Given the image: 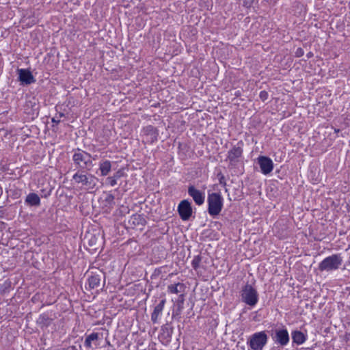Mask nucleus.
I'll list each match as a JSON object with an SVG mask.
<instances>
[{"label":"nucleus","instance_id":"1","mask_svg":"<svg viewBox=\"0 0 350 350\" xmlns=\"http://www.w3.org/2000/svg\"><path fill=\"white\" fill-rule=\"evenodd\" d=\"M72 152V160L77 171L92 169L93 163L91 160L92 155L90 153L80 148L74 149Z\"/></svg>","mask_w":350,"mask_h":350},{"label":"nucleus","instance_id":"2","mask_svg":"<svg viewBox=\"0 0 350 350\" xmlns=\"http://www.w3.org/2000/svg\"><path fill=\"white\" fill-rule=\"evenodd\" d=\"M88 171H77L72 176V180L77 184H81L85 189H93L96 185L97 178L94 175L88 173Z\"/></svg>","mask_w":350,"mask_h":350},{"label":"nucleus","instance_id":"3","mask_svg":"<svg viewBox=\"0 0 350 350\" xmlns=\"http://www.w3.org/2000/svg\"><path fill=\"white\" fill-rule=\"evenodd\" d=\"M208 213L215 217L218 215L223 208V198L218 193H208L207 198Z\"/></svg>","mask_w":350,"mask_h":350},{"label":"nucleus","instance_id":"4","mask_svg":"<svg viewBox=\"0 0 350 350\" xmlns=\"http://www.w3.org/2000/svg\"><path fill=\"white\" fill-rule=\"evenodd\" d=\"M342 263V258L340 254H336L324 258L319 265L321 271H332L339 269Z\"/></svg>","mask_w":350,"mask_h":350},{"label":"nucleus","instance_id":"5","mask_svg":"<svg viewBox=\"0 0 350 350\" xmlns=\"http://www.w3.org/2000/svg\"><path fill=\"white\" fill-rule=\"evenodd\" d=\"M267 335L265 332H259L252 334L248 344L253 350H262L267 342Z\"/></svg>","mask_w":350,"mask_h":350},{"label":"nucleus","instance_id":"6","mask_svg":"<svg viewBox=\"0 0 350 350\" xmlns=\"http://www.w3.org/2000/svg\"><path fill=\"white\" fill-rule=\"evenodd\" d=\"M243 301L250 306H254L258 302V294L256 291L251 286H245L242 293Z\"/></svg>","mask_w":350,"mask_h":350},{"label":"nucleus","instance_id":"7","mask_svg":"<svg viewBox=\"0 0 350 350\" xmlns=\"http://www.w3.org/2000/svg\"><path fill=\"white\" fill-rule=\"evenodd\" d=\"M177 211L180 219L188 221L193 213L191 204L188 200H183L178 205Z\"/></svg>","mask_w":350,"mask_h":350},{"label":"nucleus","instance_id":"8","mask_svg":"<svg viewBox=\"0 0 350 350\" xmlns=\"http://www.w3.org/2000/svg\"><path fill=\"white\" fill-rule=\"evenodd\" d=\"M188 194L193 198L197 205L200 206L204 204L205 200L204 193L196 189L193 185L189 186Z\"/></svg>","mask_w":350,"mask_h":350},{"label":"nucleus","instance_id":"9","mask_svg":"<svg viewBox=\"0 0 350 350\" xmlns=\"http://www.w3.org/2000/svg\"><path fill=\"white\" fill-rule=\"evenodd\" d=\"M18 80L22 85H29L36 81L32 73L27 69H18Z\"/></svg>","mask_w":350,"mask_h":350},{"label":"nucleus","instance_id":"10","mask_svg":"<svg viewBox=\"0 0 350 350\" xmlns=\"http://www.w3.org/2000/svg\"><path fill=\"white\" fill-rule=\"evenodd\" d=\"M260 170L263 174H268L272 172L273 169V163L272 160L267 157L261 156L258 158Z\"/></svg>","mask_w":350,"mask_h":350},{"label":"nucleus","instance_id":"11","mask_svg":"<svg viewBox=\"0 0 350 350\" xmlns=\"http://www.w3.org/2000/svg\"><path fill=\"white\" fill-rule=\"evenodd\" d=\"M230 165L232 167H239L241 160V148L234 147L228 152V156Z\"/></svg>","mask_w":350,"mask_h":350},{"label":"nucleus","instance_id":"12","mask_svg":"<svg viewBox=\"0 0 350 350\" xmlns=\"http://www.w3.org/2000/svg\"><path fill=\"white\" fill-rule=\"evenodd\" d=\"M102 278L105 280V275L100 271L95 273L92 272L88 279L89 288L93 289L100 286Z\"/></svg>","mask_w":350,"mask_h":350},{"label":"nucleus","instance_id":"13","mask_svg":"<svg viewBox=\"0 0 350 350\" xmlns=\"http://www.w3.org/2000/svg\"><path fill=\"white\" fill-rule=\"evenodd\" d=\"M273 340L282 346L286 345L289 342V335L286 329H278Z\"/></svg>","mask_w":350,"mask_h":350},{"label":"nucleus","instance_id":"14","mask_svg":"<svg viewBox=\"0 0 350 350\" xmlns=\"http://www.w3.org/2000/svg\"><path fill=\"white\" fill-rule=\"evenodd\" d=\"M173 330H174L173 327H172L168 323H165V325H162L161 327L159 338H161V340H164L165 342H170L172 338Z\"/></svg>","mask_w":350,"mask_h":350},{"label":"nucleus","instance_id":"15","mask_svg":"<svg viewBox=\"0 0 350 350\" xmlns=\"http://www.w3.org/2000/svg\"><path fill=\"white\" fill-rule=\"evenodd\" d=\"M165 302L166 299H162L160 302L154 307V310L151 314V321L153 323H158L159 318L162 314Z\"/></svg>","mask_w":350,"mask_h":350},{"label":"nucleus","instance_id":"16","mask_svg":"<svg viewBox=\"0 0 350 350\" xmlns=\"http://www.w3.org/2000/svg\"><path fill=\"white\" fill-rule=\"evenodd\" d=\"M99 170L102 176H107L111 170L112 162L109 160H102L98 164Z\"/></svg>","mask_w":350,"mask_h":350},{"label":"nucleus","instance_id":"17","mask_svg":"<svg viewBox=\"0 0 350 350\" xmlns=\"http://www.w3.org/2000/svg\"><path fill=\"white\" fill-rule=\"evenodd\" d=\"M25 202L31 206H38L40 204V198L38 194L30 193L26 196Z\"/></svg>","mask_w":350,"mask_h":350},{"label":"nucleus","instance_id":"18","mask_svg":"<svg viewBox=\"0 0 350 350\" xmlns=\"http://www.w3.org/2000/svg\"><path fill=\"white\" fill-rule=\"evenodd\" d=\"M124 172L123 169H119L116 172L113 176H108L106 178V183L111 187H114L117 184V180L124 176Z\"/></svg>","mask_w":350,"mask_h":350},{"label":"nucleus","instance_id":"19","mask_svg":"<svg viewBox=\"0 0 350 350\" xmlns=\"http://www.w3.org/2000/svg\"><path fill=\"white\" fill-rule=\"evenodd\" d=\"M53 319L46 313L41 314L38 318L36 323L41 327H47L52 323Z\"/></svg>","mask_w":350,"mask_h":350},{"label":"nucleus","instance_id":"20","mask_svg":"<svg viewBox=\"0 0 350 350\" xmlns=\"http://www.w3.org/2000/svg\"><path fill=\"white\" fill-rule=\"evenodd\" d=\"M293 342L297 345H301L306 340V336L300 331H293L291 334Z\"/></svg>","mask_w":350,"mask_h":350},{"label":"nucleus","instance_id":"21","mask_svg":"<svg viewBox=\"0 0 350 350\" xmlns=\"http://www.w3.org/2000/svg\"><path fill=\"white\" fill-rule=\"evenodd\" d=\"M185 295L180 294L176 301V310L173 312V317L178 316L184 308Z\"/></svg>","mask_w":350,"mask_h":350},{"label":"nucleus","instance_id":"22","mask_svg":"<svg viewBox=\"0 0 350 350\" xmlns=\"http://www.w3.org/2000/svg\"><path fill=\"white\" fill-rule=\"evenodd\" d=\"M103 237L100 235L99 233L97 234H90V238L89 239L88 243L90 246L94 247V250L97 249V245L102 243Z\"/></svg>","mask_w":350,"mask_h":350},{"label":"nucleus","instance_id":"23","mask_svg":"<svg viewBox=\"0 0 350 350\" xmlns=\"http://www.w3.org/2000/svg\"><path fill=\"white\" fill-rule=\"evenodd\" d=\"M185 285L183 283H177L175 284H171L167 286V291L170 293L177 294L181 293L185 290Z\"/></svg>","mask_w":350,"mask_h":350},{"label":"nucleus","instance_id":"24","mask_svg":"<svg viewBox=\"0 0 350 350\" xmlns=\"http://www.w3.org/2000/svg\"><path fill=\"white\" fill-rule=\"evenodd\" d=\"M144 131L147 135H150L152 141L157 140L158 131L152 125L147 126L144 129Z\"/></svg>","mask_w":350,"mask_h":350},{"label":"nucleus","instance_id":"25","mask_svg":"<svg viewBox=\"0 0 350 350\" xmlns=\"http://www.w3.org/2000/svg\"><path fill=\"white\" fill-rule=\"evenodd\" d=\"M130 221L135 226H139V225L144 226L146 222L144 215H139V214H133L131 216Z\"/></svg>","mask_w":350,"mask_h":350},{"label":"nucleus","instance_id":"26","mask_svg":"<svg viewBox=\"0 0 350 350\" xmlns=\"http://www.w3.org/2000/svg\"><path fill=\"white\" fill-rule=\"evenodd\" d=\"M98 339V333L93 332L90 335L87 336L84 342V345L87 348L92 347V342L97 340Z\"/></svg>","mask_w":350,"mask_h":350},{"label":"nucleus","instance_id":"27","mask_svg":"<svg viewBox=\"0 0 350 350\" xmlns=\"http://www.w3.org/2000/svg\"><path fill=\"white\" fill-rule=\"evenodd\" d=\"M202 261V256L200 255L194 256L193 259L191 261V266L195 269L197 270L200 266V264Z\"/></svg>","mask_w":350,"mask_h":350},{"label":"nucleus","instance_id":"28","mask_svg":"<svg viewBox=\"0 0 350 350\" xmlns=\"http://www.w3.org/2000/svg\"><path fill=\"white\" fill-rule=\"evenodd\" d=\"M114 196L111 193H107L105 198V202L107 205H111L114 204Z\"/></svg>","mask_w":350,"mask_h":350},{"label":"nucleus","instance_id":"29","mask_svg":"<svg viewBox=\"0 0 350 350\" xmlns=\"http://www.w3.org/2000/svg\"><path fill=\"white\" fill-rule=\"evenodd\" d=\"M260 98L262 100L265 101L268 98V94L265 91H262L260 92Z\"/></svg>","mask_w":350,"mask_h":350},{"label":"nucleus","instance_id":"30","mask_svg":"<svg viewBox=\"0 0 350 350\" xmlns=\"http://www.w3.org/2000/svg\"><path fill=\"white\" fill-rule=\"evenodd\" d=\"M295 55L297 57H301L304 55V51L301 48L297 49L295 51Z\"/></svg>","mask_w":350,"mask_h":350},{"label":"nucleus","instance_id":"31","mask_svg":"<svg viewBox=\"0 0 350 350\" xmlns=\"http://www.w3.org/2000/svg\"><path fill=\"white\" fill-rule=\"evenodd\" d=\"M217 177H218V178H219V183H220V184L225 183H224V179H225V178H224V175H223L221 173H219V174H217Z\"/></svg>","mask_w":350,"mask_h":350},{"label":"nucleus","instance_id":"32","mask_svg":"<svg viewBox=\"0 0 350 350\" xmlns=\"http://www.w3.org/2000/svg\"><path fill=\"white\" fill-rule=\"evenodd\" d=\"M61 122L60 119H59V118L57 117V115H56L55 116H54L53 118H52V122L53 123H55V124H59V122Z\"/></svg>","mask_w":350,"mask_h":350},{"label":"nucleus","instance_id":"33","mask_svg":"<svg viewBox=\"0 0 350 350\" xmlns=\"http://www.w3.org/2000/svg\"><path fill=\"white\" fill-rule=\"evenodd\" d=\"M57 117L59 118V119H60L62 117L64 116V113H59V114H57Z\"/></svg>","mask_w":350,"mask_h":350},{"label":"nucleus","instance_id":"34","mask_svg":"<svg viewBox=\"0 0 350 350\" xmlns=\"http://www.w3.org/2000/svg\"><path fill=\"white\" fill-rule=\"evenodd\" d=\"M72 350H77V348H76V347H75V346H72Z\"/></svg>","mask_w":350,"mask_h":350},{"label":"nucleus","instance_id":"35","mask_svg":"<svg viewBox=\"0 0 350 350\" xmlns=\"http://www.w3.org/2000/svg\"><path fill=\"white\" fill-rule=\"evenodd\" d=\"M96 157H97V156H96V155H95V156L93 157V159H94V160L96 159Z\"/></svg>","mask_w":350,"mask_h":350},{"label":"nucleus","instance_id":"36","mask_svg":"<svg viewBox=\"0 0 350 350\" xmlns=\"http://www.w3.org/2000/svg\"><path fill=\"white\" fill-rule=\"evenodd\" d=\"M335 132L338 133V132H339V130L338 129H335Z\"/></svg>","mask_w":350,"mask_h":350},{"label":"nucleus","instance_id":"37","mask_svg":"<svg viewBox=\"0 0 350 350\" xmlns=\"http://www.w3.org/2000/svg\"><path fill=\"white\" fill-rule=\"evenodd\" d=\"M0 191L2 192V188L0 187Z\"/></svg>","mask_w":350,"mask_h":350}]
</instances>
